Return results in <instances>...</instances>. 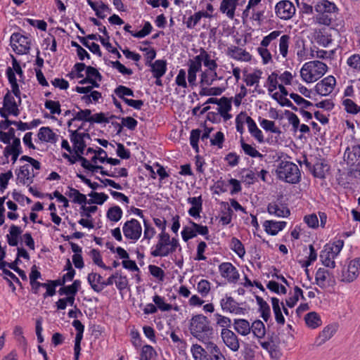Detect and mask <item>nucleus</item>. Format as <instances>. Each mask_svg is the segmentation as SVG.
<instances>
[{
  "label": "nucleus",
  "mask_w": 360,
  "mask_h": 360,
  "mask_svg": "<svg viewBox=\"0 0 360 360\" xmlns=\"http://www.w3.org/2000/svg\"><path fill=\"white\" fill-rule=\"evenodd\" d=\"M189 330L191 334L204 345L207 342H211L210 338L214 335V330L210 326V321L202 314H198L191 318Z\"/></svg>",
  "instance_id": "f03ea898"
},
{
  "label": "nucleus",
  "mask_w": 360,
  "mask_h": 360,
  "mask_svg": "<svg viewBox=\"0 0 360 360\" xmlns=\"http://www.w3.org/2000/svg\"><path fill=\"white\" fill-rule=\"evenodd\" d=\"M122 231L126 238L136 242L141 236L142 227L138 220L131 219L124 224Z\"/></svg>",
  "instance_id": "0eeeda50"
},
{
  "label": "nucleus",
  "mask_w": 360,
  "mask_h": 360,
  "mask_svg": "<svg viewBox=\"0 0 360 360\" xmlns=\"http://www.w3.org/2000/svg\"><path fill=\"white\" fill-rule=\"evenodd\" d=\"M44 106L46 109L50 110L51 114L59 115L61 112L60 104L59 101L46 100L45 101Z\"/></svg>",
  "instance_id": "338daca9"
},
{
  "label": "nucleus",
  "mask_w": 360,
  "mask_h": 360,
  "mask_svg": "<svg viewBox=\"0 0 360 360\" xmlns=\"http://www.w3.org/2000/svg\"><path fill=\"white\" fill-rule=\"evenodd\" d=\"M315 11L317 13H335L336 9V6L327 0H323L321 2H319L314 7Z\"/></svg>",
  "instance_id": "ea45409f"
},
{
  "label": "nucleus",
  "mask_w": 360,
  "mask_h": 360,
  "mask_svg": "<svg viewBox=\"0 0 360 360\" xmlns=\"http://www.w3.org/2000/svg\"><path fill=\"white\" fill-rule=\"evenodd\" d=\"M221 276L227 279L229 283H236L239 279L237 269L231 262H223L219 266Z\"/></svg>",
  "instance_id": "ddd939ff"
},
{
  "label": "nucleus",
  "mask_w": 360,
  "mask_h": 360,
  "mask_svg": "<svg viewBox=\"0 0 360 360\" xmlns=\"http://www.w3.org/2000/svg\"><path fill=\"white\" fill-rule=\"evenodd\" d=\"M239 0H222L220 4L219 10L225 13L230 19H233L235 11Z\"/></svg>",
  "instance_id": "6ab92c4d"
},
{
  "label": "nucleus",
  "mask_w": 360,
  "mask_h": 360,
  "mask_svg": "<svg viewBox=\"0 0 360 360\" xmlns=\"http://www.w3.org/2000/svg\"><path fill=\"white\" fill-rule=\"evenodd\" d=\"M113 118H118V117L113 115H110V117H107L104 112L96 113V114L91 115L90 123H98V124L108 123L110 122V120L113 119Z\"/></svg>",
  "instance_id": "052dcab7"
},
{
  "label": "nucleus",
  "mask_w": 360,
  "mask_h": 360,
  "mask_svg": "<svg viewBox=\"0 0 360 360\" xmlns=\"http://www.w3.org/2000/svg\"><path fill=\"white\" fill-rule=\"evenodd\" d=\"M81 286L79 280H75L71 285H63L58 290L60 295H76Z\"/></svg>",
  "instance_id": "cd10ccee"
},
{
  "label": "nucleus",
  "mask_w": 360,
  "mask_h": 360,
  "mask_svg": "<svg viewBox=\"0 0 360 360\" xmlns=\"http://www.w3.org/2000/svg\"><path fill=\"white\" fill-rule=\"evenodd\" d=\"M336 257L333 254H330L328 250H326V248L324 247L323 250L320 253V259L322 264L330 268H335V258Z\"/></svg>",
  "instance_id": "2f4dec72"
},
{
  "label": "nucleus",
  "mask_w": 360,
  "mask_h": 360,
  "mask_svg": "<svg viewBox=\"0 0 360 360\" xmlns=\"http://www.w3.org/2000/svg\"><path fill=\"white\" fill-rule=\"evenodd\" d=\"M336 84L335 78L332 76H328L319 82L315 86L316 93L322 96H328L333 92Z\"/></svg>",
  "instance_id": "9b49d317"
},
{
  "label": "nucleus",
  "mask_w": 360,
  "mask_h": 360,
  "mask_svg": "<svg viewBox=\"0 0 360 360\" xmlns=\"http://www.w3.org/2000/svg\"><path fill=\"white\" fill-rule=\"evenodd\" d=\"M256 300L259 305V311L261 314V317L265 322H267L271 317V309L268 303L259 296H256Z\"/></svg>",
  "instance_id": "c85d7f7f"
},
{
  "label": "nucleus",
  "mask_w": 360,
  "mask_h": 360,
  "mask_svg": "<svg viewBox=\"0 0 360 360\" xmlns=\"http://www.w3.org/2000/svg\"><path fill=\"white\" fill-rule=\"evenodd\" d=\"M329 276V271L324 268H319L316 273L315 280L316 284L321 288H325L326 281Z\"/></svg>",
  "instance_id": "de8ad7c7"
},
{
  "label": "nucleus",
  "mask_w": 360,
  "mask_h": 360,
  "mask_svg": "<svg viewBox=\"0 0 360 360\" xmlns=\"http://www.w3.org/2000/svg\"><path fill=\"white\" fill-rule=\"evenodd\" d=\"M17 174V181L23 185H30L34 181L35 175L31 174L30 167L26 164L21 166Z\"/></svg>",
  "instance_id": "4468645a"
},
{
  "label": "nucleus",
  "mask_w": 360,
  "mask_h": 360,
  "mask_svg": "<svg viewBox=\"0 0 360 360\" xmlns=\"http://www.w3.org/2000/svg\"><path fill=\"white\" fill-rule=\"evenodd\" d=\"M343 246L344 240L338 239L334 241L331 245H326L325 247L326 248V250H328L330 254H333L337 257L342 250Z\"/></svg>",
  "instance_id": "13d9d810"
},
{
  "label": "nucleus",
  "mask_w": 360,
  "mask_h": 360,
  "mask_svg": "<svg viewBox=\"0 0 360 360\" xmlns=\"http://www.w3.org/2000/svg\"><path fill=\"white\" fill-rule=\"evenodd\" d=\"M201 139V131L199 129H193L190 135V144L196 153L199 151L198 141Z\"/></svg>",
  "instance_id": "6e6d98bb"
},
{
  "label": "nucleus",
  "mask_w": 360,
  "mask_h": 360,
  "mask_svg": "<svg viewBox=\"0 0 360 360\" xmlns=\"http://www.w3.org/2000/svg\"><path fill=\"white\" fill-rule=\"evenodd\" d=\"M225 90L224 87H212L207 88L205 86H201V89L199 92V94L201 96H219L221 95Z\"/></svg>",
  "instance_id": "3c124183"
},
{
  "label": "nucleus",
  "mask_w": 360,
  "mask_h": 360,
  "mask_svg": "<svg viewBox=\"0 0 360 360\" xmlns=\"http://www.w3.org/2000/svg\"><path fill=\"white\" fill-rule=\"evenodd\" d=\"M220 306L224 311L230 314H244L245 312V309L239 307V304L228 295L220 300Z\"/></svg>",
  "instance_id": "9d476101"
},
{
  "label": "nucleus",
  "mask_w": 360,
  "mask_h": 360,
  "mask_svg": "<svg viewBox=\"0 0 360 360\" xmlns=\"http://www.w3.org/2000/svg\"><path fill=\"white\" fill-rule=\"evenodd\" d=\"M221 79V77H217L216 71L209 73L207 71H204L200 75V86H210L216 79Z\"/></svg>",
  "instance_id": "4c0bfd02"
},
{
  "label": "nucleus",
  "mask_w": 360,
  "mask_h": 360,
  "mask_svg": "<svg viewBox=\"0 0 360 360\" xmlns=\"http://www.w3.org/2000/svg\"><path fill=\"white\" fill-rule=\"evenodd\" d=\"M240 146L244 151L245 154L252 158H262L263 155L261 154L255 148L251 145L246 143L243 139H240Z\"/></svg>",
  "instance_id": "c03bdc74"
},
{
  "label": "nucleus",
  "mask_w": 360,
  "mask_h": 360,
  "mask_svg": "<svg viewBox=\"0 0 360 360\" xmlns=\"http://www.w3.org/2000/svg\"><path fill=\"white\" fill-rule=\"evenodd\" d=\"M3 106L10 115L18 116L20 113L18 104L9 90L4 97Z\"/></svg>",
  "instance_id": "2eb2a0df"
},
{
  "label": "nucleus",
  "mask_w": 360,
  "mask_h": 360,
  "mask_svg": "<svg viewBox=\"0 0 360 360\" xmlns=\"http://www.w3.org/2000/svg\"><path fill=\"white\" fill-rule=\"evenodd\" d=\"M188 202L192 205V207L188 210V214L192 217L199 218L202 210V197L200 195L198 197L188 198Z\"/></svg>",
  "instance_id": "aec40b11"
},
{
  "label": "nucleus",
  "mask_w": 360,
  "mask_h": 360,
  "mask_svg": "<svg viewBox=\"0 0 360 360\" xmlns=\"http://www.w3.org/2000/svg\"><path fill=\"white\" fill-rule=\"evenodd\" d=\"M200 52L199 56L202 58V62L203 61L204 65L207 67L211 72L216 71L218 66L216 61L210 59V55L204 49H200Z\"/></svg>",
  "instance_id": "e433bc0d"
},
{
  "label": "nucleus",
  "mask_w": 360,
  "mask_h": 360,
  "mask_svg": "<svg viewBox=\"0 0 360 360\" xmlns=\"http://www.w3.org/2000/svg\"><path fill=\"white\" fill-rule=\"evenodd\" d=\"M233 328L240 335L246 336L251 333V325L244 319H235L233 320Z\"/></svg>",
  "instance_id": "5701e85b"
},
{
  "label": "nucleus",
  "mask_w": 360,
  "mask_h": 360,
  "mask_svg": "<svg viewBox=\"0 0 360 360\" xmlns=\"http://www.w3.org/2000/svg\"><path fill=\"white\" fill-rule=\"evenodd\" d=\"M90 255H91L92 260L95 264L98 265L99 267H101L105 270H108V271L112 270V268L110 266H108L103 263L102 257H101L100 251L98 250L92 249L90 251Z\"/></svg>",
  "instance_id": "49530a36"
},
{
  "label": "nucleus",
  "mask_w": 360,
  "mask_h": 360,
  "mask_svg": "<svg viewBox=\"0 0 360 360\" xmlns=\"http://www.w3.org/2000/svg\"><path fill=\"white\" fill-rule=\"evenodd\" d=\"M248 127L250 134L253 136L259 143L264 142V136L262 131L257 127L256 122L252 118L248 120Z\"/></svg>",
  "instance_id": "7c9ffc66"
},
{
  "label": "nucleus",
  "mask_w": 360,
  "mask_h": 360,
  "mask_svg": "<svg viewBox=\"0 0 360 360\" xmlns=\"http://www.w3.org/2000/svg\"><path fill=\"white\" fill-rule=\"evenodd\" d=\"M37 136L41 141L49 143H56L57 141V135L49 127H41Z\"/></svg>",
  "instance_id": "b1692460"
},
{
  "label": "nucleus",
  "mask_w": 360,
  "mask_h": 360,
  "mask_svg": "<svg viewBox=\"0 0 360 360\" xmlns=\"http://www.w3.org/2000/svg\"><path fill=\"white\" fill-rule=\"evenodd\" d=\"M13 51L19 55L27 54L30 49L31 39L18 32L12 34L10 39Z\"/></svg>",
  "instance_id": "423d86ee"
},
{
  "label": "nucleus",
  "mask_w": 360,
  "mask_h": 360,
  "mask_svg": "<svg viewBox=\"0 0 360 360\" xmlns=\"http://www.w3.org/2000/svg\"><path fill=\"white\" fill-rule=\"evenodd\" d=\"M228 54L230 57L237 60L248 62L251 60V55L248 51L236 46L228 48Z\"/></svg>",
  "instance_id": "412c9836"
},
{
  "label": "nucleus",
  "mask_w": 360,
  "mask_h": 360,
  "mask_svg": "<svg viewBox=\"0 0 360 360\" xmlns=\"http://www.w3.org/2000/svg\"><path fill=\"white\" fill-rule=\"evenodd\" d=\"M271 304L276 323L282 326L284 325L285 318L282 314L279 300L276 297H272Z\"/></svg>",
  "instance_id": "72a5a7b5"
},
{
  "label": "nucleus",
  "mask_w": 360,
  "mask_h": 360,
  "mask_svg": "<svg viewBox=\"0 0 360 360\" xmlns=\"http://www.w3.org/2000/svg\"><path fill=\"white\" fill-rule=\"evenodd\" d=\"M115 94L121 98L124 102V99H128L125 96H134L133 90L123 85H119L114 91Z\"/></svg>",
  "instance_id": "603ef678"
},
{
  "label": "nucleus",
  "mask_w": 360,
  "mask_h": 360,
  "mask_svg": "<svg viewBox=\"0 0 360 360\" xmlns=\"http://www.w3.org/2000/svg\"><path fill=\"white\" fill-rule=\"evenodd\" d=\"M276 172L278 179L286 183L295 184L301 180L300 170L292 162L281 160Z\"/></svg>",
  "instance_id": "20e7f679"
},
{
  "label": "nucleus",
  "mask_w": 360,
  "mask_h": 360,
  "mask_svg": "<svg viewBox=\"0 0 360 360\" xmlns=\"http://www.w3.org/2000/svg\"><path fill=\"white\" fill-rule=\"evenodd\" d=\"M122 214V209L119 206L115 205L108 210L106 217L111 221L117 222L120 220Z\"/></svg>",
  "instance_id": "79ce46f5"
},
{
  "label": "nucleus",
  "mask_w": 360,
  "mask_h": 360,
  "mask_svg": "<svg viewBox=\"0 0 360 360\" xmlns=\"http://www.w3.org/2000/svg\"><path fill=\"white\" fill-rule=\"evenodd\" d=\"M342 105L347 112L350 114H357L360 112V106L357 105L352 100L346 98L342 101Z\"/></svg>",
  "instance_id": "bf43d9fd"
},
{
  "label": "nucleus",
  "mask_w": 360,
  "mask_h": 360,
  "mask_svg": "<svg viewBox=\"0 0 360 360\" xmlns=\"http://www.w3.org/2000/svg\"><path fill=\"white\" fill-rule=\"evenodd\" d=\"M156 352L153 347L146 345L142 347L140 360H152Z\"/></svg>",
  "instance_id": "69168bd1"
},
{
  "label": "nucleus",
  "mask_w": 360,
  "mask_h": 360,
  "mask_svg": "<svg viewBox=\"0 0 360 360\" xmlns=\"http://www.w3.org/2000/svg\"><path fill=\"white\" fill-rule=\"evenodd\" d=\"M314 39L317 44L323 47H327L333 41L332 36L329 32V30L326 28L316 31Z\"/></svg>",
  "instance_id": "4be33fe9"
},
{
  "label": "nucleus",
  "mask_w": 360,
  "mask_h": 360,
  "mask_svg": "<svg viewBox=\"0 0 360 360\" xmlns=\"http://www.w3.org/2000/svg\"><path fill=\"white\" fill-rule=\"evenodd\" d=\"M290 41V37L288 34H283L279 40V51L283 58H286L288 53V47Z\"/></svg>",
  "instance_id": "09e8293b"
},
{
  "label": "nucleus",
  "mask_w": 360,
  "mask_h": 360,
  "mask_svg": "<svg viewBox=\"0 0 360 360\" xmlns=\"http://www.w3.org/2000/svg\"><path fill=\"white\" fill-rule=\"evenodd\" d=\"M285 221H276L274 220H266L263 226L266 233L276 236L279 231H282L286 226Z\"/></svg>",
  "instance_id": "f3484780"
},
{
  "label": "nucleus",
  "mask_w": 360,
  "mask_h": 360,
  "mask_svg": "<svg viewBox=\"0 0 360 360\" xmlns=\"http://www.w3.org/2000/svg\"><path fill=\"white\" fill-rule=\"evenodd\" d=\"M143 239L148 240V242L149 243L150 240L156 234V231L146 219H143Z\"/></svg>",
  "instance_id": "0e129e2a"
},
{
  "label": "nucleus",
  "mask_w": 360,
  "mask_h": 360,
  "mask_svg": "<svg viewBox=\"0 0 360 360\" xmlns=\"http://www.w3.org/2000/svg\"><path fill=\"white\" fill-rule=\"evenodd\" d=\"M210 18V15L206 11H198L195 13L193 15L188 18L186 21V27L189 29L194 28L195 26L199 22L202 18Z\"/></svg>",
  "instance_id": "c9c22d12"
},
{
  "label": "nucleus",
  "mask_w": 360,
  "mask_h": 360,
  "mask_svg": "<svg viewBox=\"0 0 360 360\" xmlns=\"http://www.w3.org/2000/svg\"><path fill=\"white\" fill-rule=\"evenodd\" d=\"M328 70L326 64L319 60H314L304 63L300 70L302 79L311 83L321 78Z\"/></svg>",
  "instance_id": "39448f33"
},
{
  "label": "nucleus",
  "mask_w": 360,
  "mask_h": 360,
  "mask_svg": "<svg viewBox=\"0 0 360 360\" xmlns=\"http://www.w3.org/2000/svg\"><path fill=\"white\" fill-rule=\"evenodd\" d=\"M267 212L269 214L278 217H287L290 214V211L288 207L283 205H278L276 202H271L268 205Z\"/></svg>",
  "instance_id": "a211bd4d"
},
{
  "label": "nucleus",
  "mask_w": 360,
  "mask_h": 360,
  "mask_svg": "<svg viewBox=\"0 0 360 360\" xmlns=\"http://www.w3.org/2000/svg\"><path fill=\"white\" fill-rule=\"evenodd\" d=\"M88 195L91 198V199L87 200L86 203L88 204H97L101 205L108 198V196L105 193L94 191H91Z\"/></svg>",
  "instance_id": "37998d69"
},
{
  "label": "nucleus",
  "mask_w": 360,
  "mask_h": 360,
  "mask_svg": "<svg viewBox=\"0 0 360 360\" xmlns=\"http://www.w3.org/2000/svg\"><path fill=\"white\" fill-rule=\"evenodd\" d=\"M150 65L154 77H162L167 71V62L165 60H157Z\"/></svg>",
  "instance_id": "a878e982"
},
{
  "label": "nucleus",
  "mask_w": 360,
  "mask_h": 360,
  "mask_svg": "<svg viewBox=\"0 0 360 360\" xmlns=\"http://www.w3.org/2000/svg\"><path fill=\"white\" fill-rule=\"evenodd\" d=\"M359 269L360 257L351 260L347 267H343L340 275V281L347 283L352 282L357 278Z\"/></svg>",
  "instance_id": "6e6552de"
},
{
  "label": "nucleus",
  "mask_w": 360,
  "mask_h": 360,
  "mask_svg": "<svg viewBox=\"0 0 360 360\" xmlns=\"http://www.w3.org/2000/svg\"><path fill=\"white\" fill-rule=\"evenodd\" d=\"M189 224L193 227L194 233H195V237L197 235H201L205 236L206 240L210 239L209 229L207 226L197 224L192 220H189Z\"/></svg>",
  "instance_id": "a18cd8bd"
},
{
  "label": "nucleus",
  "mask_w": 360,
  "mask_h": 360,
  "mask_svg": "<svg viewBox=\"0 0 360 360\" xmlns=\"http://www.w3.org/2000/svg\"><path fill=\"white\" fill-rule=\"evenodd\" d=\"M347 64L353 70L360 72V55L353 54L347 60Z\"/></svg>",
  "instance_id": "774afa93"
},
{
  "label": "nucleus",
  "mask_w": 360,
  "mask_h": 360,
  "mask_svg": "<svg viewBox=\"0 0 360 360\" xmlns=\"http://www.w3.org/2000/svg\"><path fill=\"white\" fill-rule=\"evenodd\" d=\"M336 331L335 326L328 325L323 328L321 333L319 334V339H321L320 343L325 342L333 336Z\"/></svg>",
  "instance_id": "4d7b16f0"
},
{
  "label": "nucleus",
  "mask_w": 360,
  "mask_h": 360,
  "mask_svg": "<svg viewBox=\"0 0 360 360\" xmlns=\"http://www.w3.org/2000/svg\"><path fill=\"white\" fill-rule=\"evenodd\" d=\"M251 332L257 338H263L266 334V328L264 323L260 320L253 321L251 324Z\"/></svg>",
  "instance_id": "f704fd0d"
},
{
  "label": "nucleus",
  "mask_w": 360,
  "mask_h": 360,
  "mask_svg": "<svg viewBox=\"0 0 360 360\" xmlns=\"http://www.w3.org/2000/svg\"><path fill=\"white\" fill-rule=\"evenodd\" d=\"M231 249L235 252L239 257H243L245 254V250L242 242L237 238H232L231 239Z\"/></svg>",
  "instance_id": "864d4df0"
},
{
  "label": "nucleus",
  "mask_w": 360,
  "mask_h": 360,
  "mask_svg": "<svg viewBox=\"0 0 360 360\" xmlns=\"http://www.w3.org/2000/svg\"><path fill=\"white\" fill-rule=\"evenodd\" d=\"M153 301L157 307V309H159L162 311H168L172 309V305L171 304L165 303L164 300V297L155 295L153 297Z\"/></svg>",
  "instance_id": "5fc2aeb1"
},
{
  "label": "nucleus",
  "mask_w": 360,
  "mask_h": 360,
  "mask_svg": "<svg viewBox=\"0 0 360 360\" xmlns=\"http://www.w3.org/2000/svg\"><path fill=\"white\" fill-rule=\"evenodd\" d=\"M261 127L267 131L280 134L281 133L279 128L275 126V122L266 119H262L260 122Z\"/></svg>",
  "instance_id": "680f3d73"
},
{
  "label": "nucleus",
  "mask_w": 360,
  "mask_h": 360,
  "mask_svg": "<svg viewBox=\"0 0 360 360\" xmlns=\"http://www.w3.org/2000/svg\"><path fill=\"white\" fill-rule=\"evenodd\" d=\"M157 243L152 248L150 255L154 257H166L173 254L177 250L181 251V246L179 239L171 238L170 235L167 233H158Z\"/></svg>",
  "instance_id": "f257e3e1"
},
{
  "label": "nucleus",
  "mask_w": 360,
  "mask_h": 360,
  "mask_svg": "<svg viewBox=\"0 0 360 360\" xmlns=\"http://www.w3.org/2000/svg\"><path fill=\"white\" fill-rule=\"evenodd\" d=\"M330 169V165L324 159H319L313 165L312 174L314 177L324 179L326 174Z\"/></svg>",
  "instance_id": "dca6fc26"
},
{
  "label": "nucleus",
  "mask_w": 360,
  "mask_h": 360,
  "mask_svg": "<svg viewBox=\"0 0 360 360\" xmlns=\"http://www.w3.org/2000/svg\"><path fill=\"white\" fill-rule=\"evenodd\" d=\"M262 75V70H255L254 72L248 74L246 75L245 78L244 79V82H245L247 86H252L254 84H256V87H257ZM255 91H257V88H255ZM258 93H260V91H258Z\"/></svg>",
  "instance_id": "58836bf2"
},
{
  "label": "nucleus",
  "mask_w": 360,
  "mask_h": 360,
  "mask_svg": "<svg viewBox=\"0 0 360 360\" xmlns=\"http://www.w3.org/2000/svg\"><path fill=\"white\" fill-rule=\"evenodd\" d=\"M191 352L195 360H226L219 347L213 342H207L204 347L193 345Z\"/></svg>",
  "instance_id": "7ed1b4c3"
},
{
  "label": "nucleus",
  "mask_w": 360,
  "mask_h": 360,
  "mask_svg": "<svg viewBox=\"0 0 360 360\" xmlns=\"http://www.w3.org/2000/svg\"><path fill=\"white\" fill-rule=\"evenodd\" d=\"M78 158L79 161L81 162L82 167L85 169L91 172L92 173L96 172L98 169H103L102 166L91 164L86 158H84L82 155H80V157Z\"/></svg>",
  "instance_id": "e2e57ef3"
},
{
  "label": "nucleus",
  "mask_w": 360,
  "mask_h": 360,
  "mask_svg": "<svg viewBox=\"0 0 360 360\" xmlns=\"http://www.w3.org/2000/svg\"><path fill=\"white\" fill-rule=\"evenodd\" d=\"M82 129V126L78 127L77 130H72L69 129L68 131L70 133V139L72 143L73 149L81 147L86 146V142L82 139V137L80 136V132H78V130Z\"/></svg>",
  "instance_id": "473e14b6"
},
{
  "label": "nucleus",
  "mask_w": 360,
  "mask_h": 360,
  "mask_svg": "<svg viewBox=\"0 0 360 360\" xmlns=\"http://www.w3.org/2000/svg\"><path fill=\"white\" fill-rule=\"evenodd\" d=\"M221 337L225 345L232 352H237L240 348L239 339L237 335L229 328H222Z\"/></svg>",
  "instance_id": "f8f14e48"
},
{
  "label": "nucleus",
  "mask_w": 360,
  "mask_h": 360,
  "mask_svg": "<svg viewBox=\"0 0 360 360\" xmlns=\"http://www.w3.org/2000/svg\"><path fill=\"white\" fill-rule=\"evenodd\" d=\"M87 281L91 288L96 292H101L102 291L101 283L103 282V277L97 273L91 272L87 276Z\"/></svg>",
  "instance_id": "393cba45"
},
{
  "label": "nucleus",
  "mask_w": 360,
  "mask_h": 360,
  "mask_svg": "<svg viewBox=\"0 0 360 360\" xmlns=\"http://www.w3.org/2000/svg\"><path fill=\"white\" fill-rule=\"evenodd\" d=\"M275 12L278 18L282 20H289L295 14V8L291 1L282 0L276 4Z\"/></svg>",
  "instance_id": "1a4fd4ad"
},
{
  "label": "nucleus",
  "mask_w": 360,
  "mask_h": 360,
  "mask_svg": "<svg viewBox=\"0 0 360 360\" xmlns=\"http://www.w3.org/2000/svg\"><path fill=\"white\" fill-rule=\"evenodd\" d=\"M188 72L195 73L201 70L202 68V58L199 55L194 57L193 59H190L188 62Z\"/></svg>",
  "instance_id": "8fccbe9b"
},
{
  "label": "nucleus",
  "mask_w": 360,
  "mask_h": 360,
  "mask_svg": "<svg viewBox=\"0 0 360 360\" xmlns=\"http://www.w3.org/2000/svg\"><path fill=\"white\" fill-rule=\"evenodd\" d=\"M304 320L306 324L311 328H316L321 324L320 316L314 311L306 314Z\"/></svg>",
  "instance_id": "a19ab883"
},
{
  "label": "nucleus",
  "mask_w": 360,
  "mask_h": 360,
  "mask_svg": "<svg viewBox=\"0 0 360 360\" xmlns=\"http://www.w3.org/2000/svg\"><path fill=\"white\" fill-rule=\"evenodd\" d=\"M22 231L20 227L14 224L11 225L9 229V234L6 236L7 242L10 246L15 247L18 244V238Z\"/></svg>",
  "instance_id": "bb28decb"
},
{
  "label": "nucleus",
  "mask_w": 360,
  "mask_h": 360,
  "mask_svg": "<svg viewBox=\"0 0 360 360\" xmlns=\"http://www.w3.org/2000/svg\"><path fill=\"white\" fill-rule=\"evenodd\" d=\"M69 191L65 192V195L68 196L70 198H72V202L74 203H77L80 205L86 204L87 199L86 196L81 193L78 190L68 187Z\"/></svg>",
  "instance_id": "c756f323"
}]
</instances>
